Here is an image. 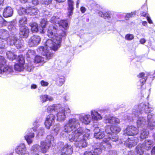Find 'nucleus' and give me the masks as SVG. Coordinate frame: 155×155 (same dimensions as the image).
Instances as JSON below:
<instances>
[{"mask_svg": "<svg viewBox=\"0 0 155 155\" xmlns=\"http://www.w3.org/2000/svg\"><path fill=\"white\" fill-rule=\"evenodd\" d=\"M153 110L149 106L148 102L140 104L135 106L132 110V114H126L123 119L126 122H130L137 119V125L139 128H141L140 131V138L143 140L148 138L149 131L147 128L153 130L155 127V114L151 113L146 117H143L144 113H149Z\"/></svg>", "mask_w": 155, "mask_h": 155, "instance_id": "obj_1", "label": "nucleus"}, {"mask_svg": "<svg viewBox=\"0 0 155 155\" xmlns=\"http://www.w3.org/2000/svg\"><path fill=\"white\" fill-rule=\"evenodd\" d=\"M71 133L68 136V139L71 142H75V144L77 147L82 148L87 146L86 140L90 135V130L80 127L78 120L75 118L70 119L64 126L61 135L64 137L66 134H68L72 131Z\"/></svg>", "mask_w": 155, "mask_h": 155, "instance_id": "obj_2", "label": "nucleus"}, {"mask_svg": "<svg viewBox=\"0 0 155 155\" xmlns=\"http://www.w3.org/2000/svg\"><path fill=\"white\" fill-rule=\"evenodd\" d=\"M54 26H51L48 31V35L51 39L48 40L45 43L46 46L39 47L37 50L38 52L45 56L47 59H50L53 56V54L48 49L56 51L61 46V36L58 37L55 35L56 29H54Z\"/></svg>", "mask_w": 155, "mask_h": 155, "instance_id": "obj_3", "label": "nucleus"}, {"mask_svg": "<svg viewBox=\"0 0 155 155\" xmlns=\"http://www.w3.org/2000/svg\"><path fill=\"white\" fill-rule=\"evenodd\" d=\"M54 140L52 136L48 135L45 141H41V146L35 144L32 146L30 150V154L31 155H39L41 151L42 153H46L50 147L52 148L51 146H53Z\"/></svg>", "mask_w": 155, "mask_h": 155, "instance_id": "obj_4", "label": "nucleus"}, {"mask_svg": "<svg viewBox=\"0 0 155 155\" xmlns=\"http://www.w3.org/2000/svg\"><path fill=\"white\" fill-rule=\"evenodd\" d=\"M47 111L49 113L57 112V120L59 121L64 120L67 113L71 112V110L68 107L64 108L61 107L60 104H54L49 106L47 108Z\"/></svg>", "mask_w": 155, "mask_h": 155, "instance_id": "obj_5", "label": "nucleus"}, {"mask_svg": "<svg viewBox=\"0 0 155 155\" xmlns=\"http://www.w3.org/2000/svg\"><path fill=\"white\" fill-rule=\"evenodd\" d=\"M50 22L53 24H56L58 25H56L55 24L51 25L49 27L48 30L51 26H54V28L56 29V32H55V35L56 36H58V37H59V36H61V39L63 37L65 36L66 32L62 29L58 30V33L57 34V32L58 26L60 28H63L64 30H66L67 29L68 27V24L66 20H60L59 18L58 17L53 16L50 20Z\"/></svg>", "mask_w": 155, "mask_h": 155, "instance_id": "obj_6", "label": "nucleus"}, {"mask_svg": "<svg viewBox=\"0 0 155 155\" xmlns=\"http://www.w3.org/2000/svg\"><path fill=\"white\" fill-rule=\"evenodd\" d=\"M93 147L94 150L92 151L94 155H99L103 150H109L111 148V146L110 143L104 138L101 143L95 144Z\"/></svg>", "mask_w": 155, "mask_h": 155, "instance_id": "obj_7", "label": "nucleus"}, {"mask_svg": "<svg viewBox=\"0 0 155 155\" xmlns=\"http://www.w3.org/2000/svg\"><path fill=\"white\" fill-rule=\"evenodd\" d=\"M121 130L120 128L118 126H107L105 129V132L107 134L108 139L114 142L117 141L118 137L117 134Z\"/></svg>", "mask_w": 155, "mask_h": 155, "instance_id": "obj_8", "label": "nucleus"}, {"mask_svg": "<svg viewBox=\"0 0 155 155\" xmlns=\"http://www.w3.org/2000/svg\"><path fill=\"white\" fill-rule=\"evenodd\" d=\"M6 61L5 58L0 56V74L5 75L9 77L13 72V68L11 66L5 65Z\"/></svg>", "mask_w": 155, "mask_h": 155, "instance_id": "obj_9", "label": "nucleus"}, {"mask_svg": "<svg viewBox=\"0 0 155 155\" xmlns=\"http://www.w3.org/2000/svg\"><path fill=\"white\" fill-rule=\"evenodd\" d=\"M38 10L37 8L30 7L27 9L22 7L18 11V13L20 15L24 14L30 15H35L37 14Z\"/></svg>", "mask_w": 155, "mask_h": 155, "instance_id": "obj_10", "label": "nucleus"}, {"mask_svg": "<svg viewBox=\"0 0 155 155\" xmlns=\"http://www.w3.org/2000/svg\"><path fill=\"white\" fill-rule=\"evenodd\" d=\"M7 43L10 45H14L17 48H21L22 46L23 41L18 39L15 36L12 37L8 39Z\"/></svg>", "mask_w": 155, "mask_h": 155, "instance_id": "obj_11", "label": "nucleus"}, {"mask_svg": "<svg viewBox=\"0 0 155 155\" xmlns=\"http://www.w3.org/2000/svg\"><path fill=\"white\" fill-rule=\"evenodd\" d=\"M15 151L16 153L19 155H28L29 154L24 143H21L17 145L15 148Z\"/></svg>", "mask_w": 155, "mask_h": 155, "instance_id": "obj_12", "label": "nucleus"}, {"mask_svg": "<svg viewBox=\"0 0 155 155\" xmlns=\"http://www.w3.org/2000/svg\"><path fill=\"white\" fill-rule=\"evenodd\" d=\"M125 138L127 139H124V141L125 142L126 146L130 148L136 145L139 142L138 138L134 136L130 137H128V136H127Z\"/></svg>", "mask_w": 155, "mask_h": 155, "instance_id": "obj_13", "label": "nucleus"}, {"mask_svg": "<svg viewBox=\"0 0 155 155\" xmlns=\"http://www.w3.org/2000/svg\"><path fill=\"white\" fill-rule=\"evenodd\" d=\"M18 63L14 65V69L17 71L20 72L23 71L24 69V65L25 60L22 55L18 56Z\"/></svg>", "mask_w": 155, "mask_h": 155, "instance_id": "obj_14", "label": "nucleus"}, {"mask_svg": "<svg viewBox=\"0 0 155 155\" xmlns=\"http://www.w3.org/2000/svg\"><path fill=\"white\" fill-rule=\"evenodd\" d=\"M98 14L101 17H103L105 19H108L109 21L111 23H114L117 21L116 17L112 15L109 11L105 13H104L101 11H100L98 12Z\"/></svg>", "mask_w": 155, "mask_h": 155, "instance_id": "obj_15", "label": "nucleus"}, {"mask_svg": "<svg viewBox=\"0 0 155 155\" xmlns=\"http://www.w3.org/2000/svg\"><path fill=\"white\" fill-rule=\"evenodd\" d=\"M138 133V129L133 126H130L128 127L124 130V136H133L136 135Z\"/></svg>", "mask_w": 155, "mask_h": 155, "instance_id": "obj_16", "label": "nucleus"}, {"mask_svg": "<svg viewBox=\"0 0 155 155\" xmlns=\"http://www.w3.org/2000/svg\"><path fill=\"white\" fill-rule=\"evenodd\" d=\"M41 41L40 37L38 35H34L29 39L28 44L30 47L37 46L40 43Z\"/></svg>", "mask_w": 155, "mask_h": 155, "instance_id": "obj_17", "label": "nucleus"}, {"mask_svg": "<svg viewBox=\"0 0 155 155\" xmlns=\"http://www.w3.org/2000/svg\"><path fill=\"white\" fill-rule=\"evenodd\" d=\"M72 147L70 145L66 144L61 150V155H71L73 153Z\"/></svg>", "mask_w": 155, "mask_h": 155, "instance_id": "obj_18", "label": "nucleus"}, {"mask_svg": "<svg viewBox=\"0 0 155 155\" xmlns=\"http://www.w3.org/2000/svg\"><path fill=\"white\" fill-rule=\"evenodd\" d=\"M55 115L53 114H50L47 116L45 122L46 128L49 129L50 127L54 122Z\"/></svg>", "mask_w": 155, "mask_h": 155, "instance_id": "obj_19", "label": "nucleus"}, {"mask_svg": "<svg viewBox=\"0 0 155 155\" xmlns=\"http://www.w3.org/2000/svg\"><path fill=\"white\" fill-rule=\"evenodd\" d=\"M79 119L82 123L86 124H90L92 120L90 115L85 114H80L79 115Z\"/></svg>", "mask_w": 155, "mask_h": 155, "instance_id": "obj_20", "label": "nucleus"}, {"mask_svg": "<svg viewBox=\"0 0 155 155\" xmlns=\"http://www.w3.org/2000/svg\"><path fill=\"white\" fill-rule=\"evenodd\" d=\"M91 117L92 120L94 121H97L101 120L102 117L101 114H99L96 110H92L90 112Z\"/></svg>", "mask_w": 155, "mask_h": 155, "instance_id": "obj_21", "label": "nucleus"}, {"mask_svg": "<svg viewBox=\"0 0 155 155\" xmlns=\"http://www.w3.org/2000/svg\"><path fill=\"white\" fill-rule=\"evenodd\" d=\"M29 33V30L27 26H24L20 27L19 34L21 38H27Z\"/></svg>", "mask_w": 155, "mask_h": 155, "instance_id": "obj_22", "label": "nucleus"}, {"mask_svg": "<svg viewBox=\"0 0 155 155\" xmlns=\"http://www.w3.org/2000/svg\"><path fill=\"white\" fill-rule=\"evenodd\" d=\"M143 146L145 150H150L154 145L153 142L151 140H146L143 143Z\"/></svg>", "mask_w": 155, "mask_h": 155, "instance_id": "obj_23", "label": "nucleus"}, {"mask_svg": "<svg viewBox=\"0 0 155 155\" xmlns=\"http://www.w3.org/2000/svg\"><path fill=\"white\" fill-rule=\"evenodd\" d=\"M11 37H9L8 31L4 29H0V39L4 40L5 41H8V39Z\"/></svg>", "mask_w": 155, "mask_h": 155, "instance_id": "obj_24", "label": "nucleus"}, {"mask_svg": "<svg viewBox=\"0 0 155 155\" xmlns=\"http://www.w3.org/2000/svg\"><path fill=\"white\" fill-rule=\"evenodd\" d=\"M15 24L14 21L9 22L8 24V28L11 34L15 35L17 31V29L15 27Z\"/></svg>", "mask_w": 155, "mask_h": 155, "instance_id": "obj_25", "label": "nucleus"}, {"mask_svg": "<svg viewBox=\"0 0 155 155\" xmlns=\"http://www.w3.org/2000/svg\"><path fill=\"white\" fill-rule=\"evenodd\" d=\"M40 102L42 103L49 101H50L53 100V98L52 97L47 94H42L39 96Z\"/></svg>", "mask_w": 155, "mask_h": 155, "instance_id": "obj_26", "label": "nucleus"}, {"mask_svg": "<svg viewBox=\"0 0 155 155\" xmlns=\"http://www.w3.org/2000/svg\"><path fill=\"white\" fill-rule=\"evenodd\" d=\"M105 121L106 123L112 124H118L120 122V120L116 117H109L107 118L105 117Z\"/></svg>", "mask_w": 155, "mask_h": 155, "instance_id": "obj_27", "label": "nucleus"}, {"mask_svg": "<svg viewBox=\"0 0 155 155\" xmlns=\"http://www.w3.org/2000/svg\"><path fill=\"white\" fill-rule=\"evenodd\" d=\"M13 10L10 7H7L4 9L3 15L5 18H7L12 16Z\"/></svg>", "mask_w": 155, "mask_h": 155, "instance_id": "obj_28", "label": "nucleus"}, {"mask_svg": "<svg viewBox=\"0 0 155 155\" xmlns=\"http://www.w3.org/2000/svg\"><path fill=\"white\" fill-rule=\"evenodd\" d=\"M74 2L72 0H68V15L69 17H70V16H71L73 14V11L74 9Z\"/></svg>", "mask_w": 155, "mask_h": 155, "instance_id": "obj_29", "label": "nucleus"}, {"mask_svg": "<svg viewBox=\"0 0 155 155\" xmlns=\"http://www.w3.org/2000/svg\"><path fill=\"white\" fill-rule=\"evenodd\" d=\"M35 137V134L32 133L29 134H26L24 137L28 145H30L33 142V139Z\"/></svg>", "mask_w": 155, "mask_h": 155, "instance_id": "obj_30", "label": "nucleus"}, {"mask_svg": "<svg viewBox=\"0 0 155 155\" xmlns=\"http://www.w3.org/2000/svg\"><path fill=\"white\" fill-rule=\"evenodd\" d=\"M35 51L33 50H28L26 54V58L28 60L31 61L32 59L35 58Z\"/></svg>", "mask_w": 155, "mask_h": 155, "instance_id": "obj_31", "label": "nucleus"}, {"mask_svg": "<svg viewBox=\"0 0 155 155\" xmlns=\"http://www.w3.org/2000/svg\"><path fill=\"white\" fill-rule=\"evenodd\" d=\"M144 150L145 149L143 144H139L137 146L135 149V151L137 155H141L143 154Z\"/></svg>", "mask_w": 155, "mask_h": 155, "instance_id": "obj_32", "label": "nucleus"}, {"mask_svg": "<svg viewBox=\"0 0 155 155\" xmlns=\"http://www.w3.org/2000/svg\"><path fill=\"white\" fill-rule=\"evenodd\" d=\"M94 137L95 138L97 139H101L103 138L104 137H105L104 138H106L107 141H108L110 143V140L108 139V138H107V136H105V134L104 133V132L101 131L100 132H99L97 133L94 134Z\"/></svg>", "mask_w": 155, "mask_h": 155, "instance_id": "obj_33", "label": "nucleus"}, {"mask_svg": "<svg viewBox=\"0 0 155 155\" xmlns=\"http://www.w3.org/2000/svg\"><path fill=\"white\" fill-rule=\"evenodd\" d=\"M61 128L60 125L59 124H55L53 127L51 131L52 134L54 135H57L59 132Z\"/></svg>", "mask_w": 155, "mask_h": 155, "instance_id": "obj_34", "label": "nucleus"}, {"mask_svg": "<svg viewBox=\"0 0 155 155\" xmlns=\"http://www.w3.org/2000/svg\"><path fill=\"white\" fill-rule=\"evenodd\" d=\"M47 21L45 19H42L41 22V25L40 27V32L41 33H44L45 30V28L46 25Z\"/></svg>", "mask_w": 155, "mask_h": 155, "instance_id": "obj_35", "label": "nucleus"}, {"mask_svg": "<svg viewBox=\"0 0 155 155\" xmlns=\"http://www.w3.org/2000/svg\"><path fill=\"white\" fill-rule=\"evenodd\" d=\"M65 82V78L63 76L59 75L57 78L56 82L58 85L61 86Z\"/></svg>", "mask_w": 155, "mask_h": 155, "instance_id": "obj_36", "label": "nucleus"}, {"mask_svg": "<svg viewBox=\"0 0 155 155\" xmlns=\"http://www.w3.org/2000/svg\"><path fill=\"white\" fill-rule=\"evenodd\" d=\"M27 18L25 17H22L20 18L19 20V26L21 27V26H25L27 24Z\"/></svg>", "mask_w": 155, "mask_h": 155, "instance_id": "obj_37", "label": "nucleus"}, {"mask_svg": "<svg viewBox=\"0 0 155 155\" xmlns=\"http://www.w3.org/2000/svg\"><path fill=\"white\" fill-rule=\"evenodd\" d=\"M31 27V30L32 32H37L38 30V28L37 23L35 22L31 23L29 24Z\"/></svg>", "mask_w": 155, "mask_h": 155, "instance_id": "obj_38", "label": "nucleus"}, {"mask_svg": "<svg viewBox=\"0 0 155 155\" xmlns=\"http://www.w3.org/2000/svg\"><path fill=\"white\" fill-rule=\"evenodd\" d=\"M7 58L10 60H13L17 57L13 53L10 51H8L6 53Z\"/></svg>", "mask_w": 155, "mask_h": 155, "instance_id": "obj_39", "label": "nucleus"}, {"mask_svg": "<svg viewBox=\"0 0 155 155\" xmlns=\"http://www.w3.org/2000/svg\"><path fill=\"white\" fill-rule=\"evenodd\" d=\"M41 121V120L40 119H37L33 123V125L34 127L32 128L33 130L34 131H36L37 130V128L39 126V123Z\"/></svg>", "mask_w": 155, "mask_h": 155, "instance_id": "obj_40", "label": "nucleus"}, {"mask_svg": "<svg viewBox=\"0 0 155 155\" xmlns=\"http://www.w3.org/2000/svg\"><path fill=\"white\" fill-rule=\"evenodd\" d=\"M34 68V67L33 66L32 63L31 62V61H29V62H28V63L26 64L25 69L28 71H31Z\"/></svg>", "mask_w": 155, "mask_h": 155, "instance_id": "obj_41", "label": "nucleus"}, {"mask_svg": "<svg viewBox=\"0 0 155 155\" xmlns=\"http://www.w3.org/2000/svg\"><path fill=\"white\" fill-rule=\"evenodd\" d=\"M44 61V59L43 57L38 55L35 56L34 60V61L36 63H42Z\"/></svg>", "mask_w": 155, "mask_h": 155, "instance_id": "obj_42", "label": "nucleus"}, {"mask_svg": "<svg viewBox=\"0 0 155 155\" xmlns=\"http://www.w3.org/2000/svg\"><path fill=\"white\" fill-rule=\"evenodd\" d=\"M136 11H134L133 12H131V13H127L125 16V19L126 20H128V19L130 17L134 16L136 15Z\"/></svg>", "mask_w": 155, "mask_h": 155, "instance_id": "obj_43", "label": "nucleus"}, {"mask_svg": "<svg viewBox=\"0 0 155 155\" xmlns=\"http://www.w3.org/2000/svg\"><path fill=\"white\" fill-rule=\"evenodd\" d=\"M37 136H42L44 133V129L43 127H40L38 130L37 129Z\"/></svg>", "mask_w": 155, "mask_h": 155, "instance_id": "obj_44", "label": "nucleus"}, {"mask_svg": "<svg viewBox=\"0 0 155 155\" xmlns=\"http://www.w3.org/2000/svg\"><path fill=\"white\" fill-rule=\"evenodd\" d=\"M134 38V36L133 35L131 34H127L125 36V38L127 41H131Z\"/></svg>", "mask_w": 155, "mask_h": 155, "instance_id": "obj_45", "label": "nucleus"}, {"mask_svg": "<svg viewBox=\"0 0 155 155\" xmlns=\"http://www.w3.org/2000/svg\"><path fill=\"white\" fill-rule=\"evenodd\" d=\"M7 21L4 20L3 17L0 15V26H5L7 24Z\"/></svg>", "mask_w": 155, "mask_h": 155, "instance_id": "obj_46", "label": "nucleus"}, {"mask_svg": "<svg viewBox=\"0 0 155 155\" xmlns=\"http://www.w3.org/2000/svg\"><path fill=\"white\" fill-rule=\"evenodd\" d=\"M41 10V9H40L39 12H42ZM42 12L43 13V15L47 16L48 17H50L51 15V13L48 10H44Z\"/></svg>", "mask_w": 155, "mask_h": 155, "instance_id": "obj_47", "label": "nucleus"}, {"mask_svg": "<svg viewBox=\"0 0 155 155\" xmlns=\"http://www.w3.org/2000/svg\"><path fill=\"white\" fill-rule=\"evenodd\" d=\"M52 0H42L41 2L43 4L48 5L51 3Z\"/></svg>", "mask_w": 155, "mask_h": 155, "instance_id": "obj_48", "label": "nucleus"}, {"mask_svg": "<svg viewBox=\"0 0 155 155\" xmlns=\"http://www.w3.org/2000/svg\"><path fill=\"white\" fill-rule=\"evenodd\" d=\"M5 43L2 44V42H0V53H2L5 47Z\"/></svg>", "mask_w": 155, "mask_h": 155, "instance_id": "obj_49", "label": "nucleus"}, {"mask_svg": "<svg viewBox=\"0 0 155 155\" xmlns=\"http://www.w3.org/2000/svg\"><path fill=\"white\" fill-rule=\"evenodd\" d=\"M41 84L42 86L45 87L48 85L49 84L48 82L45 81L43 80H42L41 81Z\"/></svg>", "mask_w": 155, "mask_h": 155, "instance_id": "obj_50", "label": "nucleus"}, {"mask_svg": "<svg viewBox=\"0 0 155 155\" xmlns=\"http://www.w3.org/2000/svg\"><path fill=\"white\" fill-rule=\"evenodd\" d=\"M101 130L99 127H95L94 129V134L101 132Z\"/></svg>", "mask_w": 155, "mask_h": 155, "instance_id": "obj_51", "label": "nucleus"}, {"mask_svg": "<svg viewBox=\"0 0 155 155\" xmlns=\"http://www.w3.org/2000/svg\"><path fill=\"white\" fill-rule=\"evenodd\" d=\"M86 10V8L83 6H82L80 8V11L82 13H84Z\"/></svg>", "mask_w": 155, "mask_h": 155, "instance_id": "obj_52", "label": "nucleus"}, {"mask_svg": "<svg viewBox=\"0 0 155 155\" xmlns=\"http://www.w3.org/2000/svg\"><path fill=\"white\" fill-rule=\"evenodd\" d=\"M84 155H94V154L91 151H86L84 153Z\"/></svg>", "mask_w": 155, "mask_h": 155, "instance_id": "obj_53", "label": "nucleus"}, {"mask_svg": "<svg viewBox=\"0 0 155 155\" xmlns=\"http://www.w3.org/2000/svg\"><path fill=\"white\" fill-rule=\"evenodd\" d=\"M146 42V40L144 38H141L140 40V42L142 44H144Z\"/></svg>", "mask_w": 155, "mask_h": 155, "instance_id": "obj_54", "label": "nucleus"}, {"mask_svg": "<svg viewBox=\"0 0 155 155\" xmlns=\"http://www.w3.org/2000/svg\"><path fill=\"white\" fill-rule=\"evenodd\" d=\"M32 129L31 128H28V129L26 131V134H30L32 133Z\"/></svg>", "mask_w": 155, "mask_h": 155, "instance_id": "obj_55", "label": "nucleus"}, {"mask_svg": "<svg viewBox=\"0 0 155 155\" xmlns=\"http://www.w3.org/2000/svg\"><path fill=\"white\" fill-rule=\"evenodd\" d=\"M147 20L148 21L149 23L150 24L153 23V22H152V21L151 20V19L150 17H149L148 16H147Z\"/></svg>", "mask_w": 155, "mask_h": 155, "instance_id": "obj_56", "label": "nucleus"}, {"mask_svg": "<svg viewBox=\"0 0 155 155\" xmlns=\"http://www.w3.org/2000/svg\"><path fill=\"white\" fill-rule=\"evenodd\" d=\"M31 1H32V4L35 5H37L38 3V0H31Z\"/></svg>", "mask_w": 155, "mask_h": 155, "instance_id": "obj_57", "label": "nucleus"}, {"mask_svg": "<svg viewBox=\"0 0 155 155\" xmlns=\"http://www.w3.org/2000/svg\"><path fill=\"white\" fill-rule=\"evenodd\" d=\"M37 86L36 85L34 84H32L31 85V89H35L36 88Z\"/></svg>", "mask_w": 155, "mask_h": 155, "instance_id": "obj_58", "label": "nucleus"}, {"mask_svg": "<svg viewBox=\"0 0 155 155\" xmlns=\"http://www.w3.org/2000/svg\"><path fill=\"white\" fill-rule=\"evenodd\" d=\"M21 2L22 3H25L26 2H29L31 0H20Z\"/></svg>", "mask_w": 155, "mask_h": 155, "instance_id": "obj_59", "label": "nucleus"}, {"mask_svg": "<svg viewBox=\"0 0 155 155\" xmlns=\"http://www.w3.org/2000/svg\"><path fill=\"white\" fill-rule=\"evenodd\" d=\"M80 0H78L76 2V8H78L79 6V4L80 3Z\"/></svg>", "mask_w": 155, "mask_h": 155, "instance_id": "obj_60", "label": "nucleus"}, {"mask_svg": "<svg viewBox=\"0 0 155 155\" xmlns=\"http://www.w3.org/2000/svg\"><path fill=\"white\" fill-rule=\"evenodd\" d=\"M142 24L144 26H146L147 25V23L146 21H143L142 23Z\"/></svg>", "mask_w": 155, "mask_h": 155, "instance_id": "obj_61", "label": "nucleus"}, {"mask_svg": "<svg viewBox=\"0 0 155 155\" xmlns=\"http://www.w3.org/2000/svg\"><path fill=\"white\" fill-rule=\"evenodd\" d=\"M56 2H64L65 0H55Z\"/></svg>", "mask_w": 155, "mask_h": 155, "instance_id": "obj_62", "label": "nucleus"}, {"mask_svg": "<svg viewBox=\"0 0 155 155\" xmlns=\"http://www.w3.org/2000/svg\"><path fill=\"white\" fill-rule=\"evenodd\" d=\"M106 111V110H105L103 109V110H100V112L101 113H104Z\"/></svg>", "mask_w": 155, "mask_h": 155, "instance_id": "obj_63", "label": "nucleus"}, {"mask_svg": "<svg viewBox=\"0 0 155 155\" xmlns=\"http://www.w3.org/2000/svg\"><path fill=\"white\" fill-rule=\"evenodd\" d=\"M4 0H0V5H3Z\"/></svg>", "mask_w": 155, "mask_h": 155, "instance_id": "obj_64", "label": "nucleus"}]
</instances>
